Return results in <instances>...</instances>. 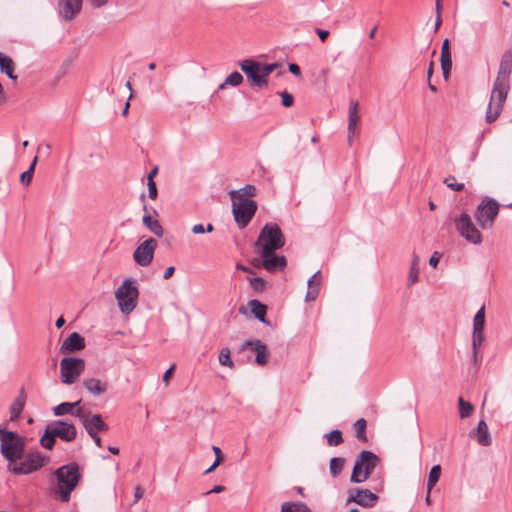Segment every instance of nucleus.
<instances>
[{
	"instance_id": "nucleus-34",
	"label": "nucleus",
	"mask_w": 512,
	"mask_h": 512,
	"mask_svg": "<svg viewBox=\"0 0 512 512\" xmlns=\"http://www.w3.org/2000/svg\"><path fill=\"white\" fill-rule=\"evenodd\" d=\"M324 437L326 438L327 445L331 447L339 446L344 441L342 432L338 429L330 431L325 434Z\"/></svg>"
},
{
	"instance_id": "nucleus-13",
	"label": "nucleus",
	"mask_w": 512,
	"mask_h": 512,
	"mask_svg": "<svg viewBox=\"0 0 512 512\" xmlns=\"http://www.w3.org/2000/svg\"><path fill=\"white\" fill-rule=\"evenodd\" d=\"M484 327H485V306H482L474 316L473 319V335H472V350L473 362H478V349L484 341Z\"/></svg>"
},
{
	"instance_id": "nucleus-18",
	"label": "nucleus",
	"mask_w": 512,
	"mask_h": 512,
	"mask_svg": "<svg viewBox=\"0 0 512 512\" xmlns=\"http://www.w3.org/2000/svg\"><path fill=\"white\" fill-rule=\"evenodd\" d=\"M250 347L256 353V363L260 366L265 365L269 360V352L265 344H263L260 340H246L242 345L240 350H245Z\"/></svg>"
},
{
	"instance_id": "nucleus-45",
	"label": "nucleus",
	"mask_w": 512,
	"mask_h": 512,
	"mask_svg": "<svg viewBox=\"0 0 512 512\" xmlns=\"http://www.w3.org/2000/svg\"><path fill=\"white\" fill-rule=\"evenodd\" d=\"M444 184L451 190L459 192L464 189L463 183H457L454 176H448L444 179Z\"/></svg>"
},
{
	"instance_id": "nucleus-46",
	"label": "nucleus",
	"mask_w": 512,
	"mask_h": 512,
	"mask_svg": "<svg viewBox=\"0 0 512 512\" xmlns=\"http://www.w3.org/2000/svg\"><path fill=\"white\" fill-rule=\"evenodd\" d=\"M250 285L256 292H261L266 287V281L262 277L250 278Z\"/></svg>"
},
{
	"instance_id": "nucleus-43",
	"label": "nucleus",
	"mask_w": 512,
	"mask_h": 512,
	"mask_svg": "<svg viewBox=\"0 0 512 512\" xmlns=\"http://www.w3.org/2000/svg\"><path fill=\"white\" fill-rule=\"evenodd\" d=\"M36 162H37V157L34 158L33 162L31 163L29 169L27 171H24L21 175H20V181L23 185H29L31 183V180H32V176H33V172H34V169H35V165H36Z\"/></svg>"
},
{
	"instance_id": "nucleus-3",
	"label": "nucleus",
	"mask_w": 512,
	"mask_h": 512,
	"mask_svg": "<svg viewBox=\"0 0 512 512\" xmlns=\"http://www.w3.org/2000/svg\"><path fill=\"white\" fill-rule=\"evenodd\" d=\"M26 446V438L16 432L5 430L1 435L0 451L4 459L7 461V466H12V463L21 458Z\"/></svg>"
},
{
	"instance_id": "nucleus-47",
	"label": "nucleus",
	"mask_w": 512,
	"mask_h": 512,
	"mask_svg": "<svg viewBox=\"0 0 512 512\" xmlns=\"http://www.w3.org/2000/svg\"><path fill=\"white\" fill-rule=\"evenodd\" d=\"M72 416L77 417L82 425L84 424V421L89 419V417L92 415L90 412L85 411L83 408L77 406L76 408H73V411L71 413Z\"/></svg>"
},
{
	"instance_id": "nucleus-21",
	"label": "nucleus",
	"mask_w": 512,
	"mask_h": 512,
	"mask_svg": "<svg viewBox=\"0 0 512 512\" xmlns=\"http://www.w3.org/2000/svg\"><path fill=\"white\" fill-rule=\"evenodd\" d=\"M469 435L471 438L476 439L477 443L481 446H490L492 443L488 425L484 420H480L476 429L471 430Z\"/></svg>"
},
{
	"instance_id": "nucleus-9",
	"label": "nucleus",
	"mask_w": 512,
	"mask_h": 512,
	"mask_svg": "<svg viewBox=\"0 0 512 512\" xmlns=\"http://www.w3.org/2000/svg\"><path fill=\"white\" fill-rule=\"evenodd\" d=\"M454 223L457 232L467 242L474 245H478L482 242V233L473 223L472 218L468 212L463 211L459 217L454 219Z\"/></svg>"
},
{
	"instance_id": "nucleus-36",
	"label": "nucleus",
	"mask_w": 512,
	"mask_h": 512,
	"mask_svg": "<svg viewBox=\"0 0 512 512\" xmlns=\"http://www.w3.org/2000/svg\"><path fill=\"white\" fill-rule=\"evenodd\" d=\"M440 476H441V467H440V465H434L430 469L429 476H428L427 490H429V492H431L432 488L439 481Z\"/></svg>"
},
{
	"instance_id": "nucleus-63",
	"label": "nucleus",
	"mask_w": 512,
	"mask_h": 512,
	"mask_svg": "<svg viewBox=\"0 0 512 512\" xmlns=\"http://www.w3.org/2000/svg\"><path fill=\"white\" fill-rule=\"evenodd\" d=\"M212 450H213V452L215 454V459H218V458H222L223 459L221 449L218 446H212Z\"/></svg>"
},
{
	"instance_id": "nucleus-42",
	"label": "nucleus",
	"mask_w": 512,
	"mask_h": 512,
	"mask_svg": "<svg viewBox=\"0 0 512 512\" xmlns=\"http://www.w3.org/2000/svg\"><path fill=\"white\" fill-rule=\"evenodd\" d=\"M219 363L223 366L233 368L234 362L230 358V349L228 347L223 348L218 356Z\"/></svg>"
},
{
	"instance_id": "nucleus-51",
	"label": "nucleus",
	"mask_w": 512,
	"mask_h": 512,
	"mask_svg": "<svg viewBox=\"0 0 512 512\" xmlns=\"http://www.w3.org/2000/svg\"><path fill=\"white\" fill-rule=\"evenodd\" d=\"M449 45H450L449 39H445L443 41V43H442L441 56L440 57H452Z\"/></svg>"
},
{
	"instance_id": "nucleus-22",
	"label": "nucleus",
	"mask_w": 512,
	"mask_h": 512,
	"mask_svg": "<svg viewBox=\"0 0 512 512\" xmlns=\"http://www.w3.org/2000/svg\"><path fill=\"white\" fill-rule=\"evenodd\" d=\"M83 427L88 435L107 431L109 428L100 414H92L89 419L84 421Z\"/></svg>"
},
{
	"instance_id": "nucleus-38",
	"label": "nucleus",
	"mask_w": 512,
	"mask_h": 512,
	"mask_svg": "<svg viewBox=\"0 0 512 512\" xmlns=\"http://www.w3.org/2000/svg\"><path fill=\"white\" fill-rule=\"evenodd\" d=\"M242 82L243 76L238 71H234L226 77L225 81L219 86V89H223L226 85L237 87Z\"/></svg>"
},
{
	"instance_id": "nucleus-64",
	"label": "nucleus",
	"mask_w": 512,
	"mask_h": 512,
	"mask_svg": "<svg viewBox=\"0 0 512 512\" xmlns=\"http://www.w3.org/2000/svg\"><path fill=\"white\" fill-rule=\"evenodd\" d=\"M65 324V319L63 318V316H60L56 322H55V326L60 329L61 327H63V325Z\"/></svg>"
},
{
	"instance_id": "nucleus-61",
	"label": "nucleus",
	"mask_w": 512,
	"mask_h": 512,
	"mask_svg": "<svg viewBox=\"0 0 512 512\" xmlns=\"http://www.w3.org/2000/svg\"><path fill=\"white\" fill-rule=\"evenodd\" d=\"M89 436L93 439V441L97 447L102 446V441H101V438L99 437L98 433H93V435H89Z\"/></svg>"
},
{
	"instance_id": "nucleus-17",
	"label": "nucleus",
	"mask_w": 512,
	"mask_h": 512,
	"mask_svg": "<svg viewBox=\"0 0 512 512\" xmlns=\"http://www.w3.org/2000/svg\"><path fill=\"white\" fill-rule=\"evenodd\" d=\"M82 8V0H59L58 12L65 20H72Z\"/></svg>"
},
{
	"instance_id": "nucleus-30",
	"label": "nucleus",
	"mask_w": 512,
	"mask_h": 512,
	"mask_svg": "<svg viewBox=\"0 0 512 512\" xmlns=\"http://www.w3.org/2000/svg\"><path fill=\"white\" fill-rule=\"evenodd\" d=\"M15 65L13 60L0 52V70L2 73L6 74L11 80H16L17 76L14 74Z\"/></svg>"
},
{
	"instance_id": "nucleus-8",
	"label": "nucleus",
	"mask_w": 512,
	"mask_h": 512,
	"mask_svg": "<svg viewBox=\"0 0 512 512\" xmlns=\"http://www.w3.org/2000/svg\"><path fill=\"white\" fill-rule=\"evenodd\" d=\"M499 209L500 204L497 200L485 196L478 204L474 217L482 229H489L493 226Z\"/></svg>"
},
{
	"instance_id": "nucleus-58",
	"label": "nucleus",
	"mask_w": 512,
	"mask_h": 512,
	"mask_svg": "<svg viewBox=\"0 0 512 512\" xmlns=\"http://www.w3.org/2000/svg\"><path fill=\"white\" fill-rule=\"evenodd\" d=\"M191 231L194 234H203V233H205L204 225L201 223L195 224V225H193Z\"/></svg>"
},
{
	"instance_id": "nucleus-35",
	"label": "nucleus",
	"mask_w": 512,
	"mask_h": 512,
	"mask_svg": "<svg viewBox=\"0 0 512 512\" xmlns=\"http://www.w3.org/2000/svg\"><path fill=\"white\" fill-rule=\"evenodd\" d=\"M366 427H367V422L364 418H360L354 423V429H355V434H356L355 436L359 441H362V442L368 441L367 435H366Z\"/></svg>"
},
{
	"instance_id": "nucleus-4",
	"label": "nucleus",
	"mask_w": 512,
	"mask_h": 512,
	"mask_svg": "<svg viewBox=\"0 0 512 512\" xmlns=\"http://www.w3.org/2000/svg\"><path fill=\"white\" fill-rule=\"evenodd\" d=\"M512 73V50H506L500 61L497 77L494 81L492 88V100L495 99L496 94L500 99L507 98L510 89V76Z\"/></svg>"
},
{
	"instance_id": "nucleus-41",
	"label": "nucleus",
	"mask_w": 512,
	"mask_h": 512,
	"mask_svg": "<svg viewBox=\"0 0 512 512\" xmlns=\"http://www.w3.org/2000/svg\"><path fill=\"white\" fill-rule=\"evenodd\" d=\"M49 432H50V427L47 425L45 434L40 439V443L44 448L51 450L55 445L56 436H52Z\"/></svg>"
},
{
	"instance_id": "nucleus-59",
	"label": "nucleus",
	"mask_w": 512,
	"mask_h": 512,
	"mask_svg": "<svg viewBox=\"0 0 512 512\" xmlns=\"http://www.w3.org/2000/svg\"><path fill=\"white\" fill-rule=\"evenodd\" d=\"M438 263H439V255L437 252H434L433 255L429 259V265H431L432 267H436Z\"/></svg>"
},
{
	"instance_id": "nucleus-23",
	"label": "nucleus",
	"mask_w": 512,
	"mask_h": 512,
	"mask_svg": "<svg viewBox=\"0 0 512 512\" xmlns=\"http://www.w3.org/2000/svg\"><path fill=\"white\" fill-rule=\"evenodd\" d=\"M83 386L93 396H100L108 390L107 382H102L100 379L93 377L84 379Z\"/></svg>"
},
{
	"instance_id": "nucleus-7",
	"label": "nucleus",
	"mask_w": 512,
	"mask_h": 512,
	"mask_svg": "<svg viewBox=\"0 0 512 512\" xmlns=\"http://www.w3.org/2000/svg\"><path fill=\"white\" fill-rule=\"evenodd\" d=\"M138 296L139 290L134 285V280L131 278L125 279L115 292L120 311L123 314H130L137 305Z\"/></svg>"
},
{
	"instance_id": "nucleus-2",
	"label": "nucleus",
	"mask_w": 512,
	"mask_h": 512,
	"mask_svg": "<svg viewBox=\"0 0 512 512\" xmlns=\"http://www.w3.org/2000/svg\"><path fill=\"white\" fill-rule=\"evenodd\" d=\"M284 245L285 237L279 225L274 222H268L260 230L254 247L257 251H264L267 254L268 251H277Z\"/></svg>"
},
{
	"instance_id": "nucleus-31",
	"label": "nucleus",
	"mask_w": 512,
	"mask_h": 512,
	"mask_svg": "<svg viewBox=\"0 0 512 512\" xmlns=\"http://www.w3.org/2000/svg\"><path fill=\"white\" fill-rule=\"evenodd\" d=\"M248 305L251 309V312L255 316V318H257L259 321L265 323V321H266L265 317H266V312H267L266 305L262 304L260 301H258L256 299L250 300Z\"/></svg>"
},
{
	"instance_id": "nucleus-33",
	"label": "nucleus",
	"mask_w": 512,
	"mask_h": 512,
	"mask_svg": "<svg viewBox=\"0 0 512 512\" xmlns=\"http://www.w3.org/2000/svg\"><path fill=\"white\" fill-rule=\"evenodd\" d=\"M281 512H312L303 502H285L281 505Z\"/></svg>"
},
{
	"instance_id": "nucleus-28",
	"label": "nucleus",
	"mask_w": 512,
	"mask_h": 512,
	"mask_svg": "<svg viewBox=\"0 0 512 512\" xmlns=\"http://www.w3.org/2000/svg\"><path fill=\"white\" fill-rule=\"evenodd\" d=\"M143 209L147 212V206L144 204ZM143 224L157 237H162L164 229L158 220L152 219L151 215L145 213L142 218Z\"/></svg>"
},
{
	"instance_id": "nucleus-55",
	"label": "nucleus",
	"mask_w": 512,
	"mask_h": 512,
	"mask_svg": "<svg viewBox=\"0 0 512 512\" xmlns=\"http://www.w3.org/2000/svg\"><path fill=\"white\" fill-rule=\"evenodd\" d=\"M94 8H101L108 3V0H88Z\"/></svg>"
},
{
	"instance_id": "nucleus-15",
	"label": "nucleus",
	"mask_w": 512,
	"mask_h": 512,
	"mask_svg": "<svg viewBox=\"0 0 512 512\" xmlns=\"http://www.w3.org/2000/svg\"><path fill=\"white\" fill-rule=\"evenodd\" d=\"M156 248L157 241L154 238L145 240L135 249L133 253L134 261L141 267L150 265Z\"/></svg>"
},
{
	"instance_id": "nucleus-14",
	"label": "nucleus",
	"mask_w": 512,
	"mask_h": 512,
	"mask_svg": "<svg viewBox=\"0 0 512 512\" xmlns=\"http://www.w3.org/2000/svg\"><path fill=\"white\" fill-rule=\"evenodd\" d=\"M260 259H254L252 261L253 266L263 267L269 272L283 270L286 266V259L284 256H279L276 251H268L267 254L264 251H258Z\"/></svg>"
},
{
	"instance_id": "nucleus-53",
	"label": "nucleus",
	"mask_w": 512,
	"mask_h": 512,
	"mask_svg": "<svg viewBox=\"0 0 512 512\" xmlns=\"http://www.w3.org/2000/svg\"><path fill=\"white\" fill-rule=\"evenodd\" d=\"M144 495V491L141 486H136L134 491V503L138 502Z\"/></svg>"
},
{
	"instance_id": "nucleus-50",
	"label": "nucleus",
	"mask_w": 512,
	"mask_h": 512,
	"mask_svg": "<svg viewBox=\"0 0 512 512\" xmlns=\"http://www.w3.org/2000/svg\"><path fill=\"white\" fill-rule=\"evenodd\" d=\"M148 196L151 199H155L157 197L156 183L151 179V177H148Z\"/></svg>"
},
{
	"instance_id": "nucleus-26",
	"label": "nucleus",
	"mask_w": 512,
	"mask_h": 512,
	"mask_svg": "<svg viewBox=\"0 0 512 512\" xmlns=\"http://www.w3.org/2000/svg\"><path fill=\"white\" fill-rule=\"evenodd\" d=\"M26 393L24 388L22 387L19 391L18 396L14 399L13 403L10 406V420L15 421L20 417L21 412L23 411L26 403Z\"/></svg>"
},
{
	"instance_id": "nucleus-39",
	"label": "nucleus",
	"mask_w": 512,
	"mask_h": 512,
	"mask_svg": "<svg viewBox=\"0 0 512 512\" xmlns=\"http://www.w3.org/2000/svg\"><path fill=\"white\" fill-rule=\"evenodd\" d=\"M345 459L341 457H333L330 460V473L333 477H337L343 470Z\"/></svg>"
},
{
	"instance_id": "nucleus-37",
	"label": "nucleus",
	"mask_w": 512,
	"mask_h": 512,
	"mask_svg": "<svg viewBox=\"0 0 512 512\" xmlns=\"http://www.w3.org/2000/svg\"><path fill=\"white\" fill-rule=\"evenodd\" d=\"M419 257L414 253L413 254V260L410 267V272L408 276V283L409 285H413L418 281V275H419Z\"/></svg>"
},
{
	"instance_id": "nucleus-40",
	"label": "nucleus",
	"mask_w": 512,
	"mask_h": 512,
	"mask_svg": "<svg viewBox=\"0 0 512 512\" xmlns=\"http://www.w3.org/2000/svg\"><path fill=\"white\" fill-rule=\"evenodd\" d=\"M459 414L462 419L469 417L474 411V406L470 402H466L462 397L458 399Z\"/></svg>"
},
{
	"instance_id": "nucleus-6",
	"label": "nucleus",
	"mask_w": 512,
	"mask_h": 512,
	"mask_svg": "<svg viewBox=\"0 0 512 512\" xmlns=\"http://www.w3.org/2000/svg\"><path fill=\"white\" fill-rule=\"evenodd\" d=\"M379 457L371 451L362 450L358 455L350 477L352 483L365 482L378 465Z\"/></svg>"
},
{
	"instance_id": "nucleus-16",
	"label": "nucleus",
	"mask_w": 512,
	"mask_h": 512,
	"mask_svg": "<svg viewBox=\"0 0 512 512\" xmlns=\"http://www.w3.org/2000/svg\"><path fill=\"white\" fill-rule=\"evenodd\" d=\"M50 434L56 436L65 442H72L77 437V429L72 422L66 420H57L50 424Z\"/></svg>"
},
{
	"instance_id": "nucleus-11",
	"label": "nucleus",
	"mask_w": 512,
	"mask_h": 512,
	"mask_svg": "<svg viewBox=\"0 0 512 512\" xmlns=\"http://www.w3.org/2000/svg\"><path fill=\"white\" fill-rule=\"evenodd\" d=\"M85 370V360L78 357H64L60 361L61 381L71 385L77 381Z\"/></svg>"
},
{
	"instance_id": "nucleus-56",
	"label": "nucleus",
	"mask_w": 512,
	"mask_h": 512,
	"mask_svg": "<svg viewBox=\"0 0 512 512\" xmlns=\"http://www.w3.org/2000/svg\"><path fill=\"white\" fill-rule=\"evenodd\" d=\"M175 369V365H171L168 370L163 375V382L166 383V385L169 383L170 377L172 375L173 370Z\"/></svg>"
},
{
	"instance_id": "nucleus-20",
	"label": "nucleus",
	"mask_w": 512,
	"mask_h": 512,
	"mask_svg": "<svg viewBox=\"0 0 512 512\" xmlns=\"http://www.w3.org/2000/svg\"><path fill=\"white\" fill-rule=\"evenodd\" d=\"M85 348V339L79 333H72L60 346V353H73Z\"/></svg>"
},
{
	"instance_id": "nucleus-62",
	"label": "nucleus",
	"mask_w": 512,
	"mask_h": 512,
	"mask_svg": "<svg viewBox=\"0 0 512 512\" xmlns=\"http://www.w3.org/2000/svg\"><path fill=\"white\" fill-rule=\"evenodd\" d=\"M225 490V487L222 486V485H216L214 486L210 491H208L206 494H211V493H220V492H223Z\"/></svg>"
},
{
	"instance_id": "nucleus-54",
	"label": "nucleus",
	"mask_w": 512,
	"mask_h": 512,
	"mask_svg": "<svg viewBox=\"0 0 512 512\" xmlns=\"http://www.w3.org/2000/svg\"><path fill=\"white\" fill-rule=\"evenodd\" d=\"M315 32L317 33V35L319 36V38H320V40L322 42H324L327 39V37L329 36V31L328 30H323V29H320V28H316Z\"/></svg>"
},
{
	"instance_id": "nucleus-19",
	"label": "nucleus",
	"mask_w": 512,
	"mask_h": 512,
	"mask_svg": "<svg viewBox=\"0 0 512 512\" xmlns=\"http://www.w3.org/2000/svg\"><path fill=\"white\" fill-rule=\"evenodd\" d=\"M378 496L368 489H358L355 495H350L347 502H355L362 507H373Z\"/></svg>"
},
{
	"instance_id": "nucleus-52",
	"label": "nucleus",
	"mask_w": 512,
	"mask_h": 512,
	"mask_svg": "<svg viewBox=\"0 0 512 512\" xmlns=\"http://www.w3.org/2000/svg\"><path fill=\"white\" fill-rule=\"evenodd\" d=\"M288 70L297 77L301 76L300 67L296 63H290L288 65Z\"/></svg>"
},
{
	"instance_id": "nucleus-1",
	"label": "nucleus",
	"mask_w": 512,
	"mask_h": 512,
	"mask_svg": "<svg viewBox=\"0 0 512 512\" xmlns=\"http://www.w3.org/2000/svg\"><path fill=\"white\" fill-rule=\"evenodd\" d=\"M55 476L57 479L55 493L60 495L62 502H68L72 491L81 479L79 465L76 462L63 465L55 471Z\"/></svg>"
},
{
	"instance_id": "nucleus-24",
	"label": "nucleus",
	"mask_w": 512,
	"mask_h": 512,
	"mask_svg": "<svg viewBox=\"0 0 512 512\" xmlns=\"http://www.w3.org/2000/svg\"><path fill=\"white\" fill-rule=\"evenodd\" d=\"M506 99L507 98L501 100L498 94H496L494 100H492V97L490 98V102L486 111V121L488 123L494 122L499 117Z\"/></svg>"
},
{
	"instance_id": "nucleus-49",
	"label": "nucleus",
	"mask_w": 512,
	"mask_h": 512,
	"mask_svg": "<svg viewBox=\"0 0 512 512\" xmlns=\"http://www.w3.org/2000/svg\"><path fill=\"white\" fill-rule=\"evenodd\" d=\"M282 99V105L284 107H291L294 104V97L287 91L278 92Z\"/></svg>"
},
{
	"instance_id": "nucleus-44",
	"label": "nucleus",
	"mask_w": 512,
	"mask_h": 512,
	"mask_svg": "<svg viewBox=\"0 0 512 512\" xmlns=\"http://www.w3.org/2000/svg\"><path fill=\"white\" fill-rule=\"evenodd\" d=\"M441 69L443 77L448 80L452 70V57H440Z\"/></svg>"
},
{
	"instance_id": "nucleus-5",
	"label": "nucleus",
	"mask_w": 512,
	"mask_h": 512,
	"mask_svg": "<svg viewBox=\"0 0 512 512\" xmlns=\"http://www.w3.org/2000/svg\"><path fill=\"white\" fill-rule=\"evenodd\" d=\"M45 463V456L39 450H30L22 454L12 466H7L9 472L14 475H28L40 470Z\"/></svg>"
},
{
	"instance_id": "nucleus-12",
	"label": "nucleus",
	"mask_w": 512,
	"mask_h": 512,
	"mask_svg": "<svg viewBox=\"0 0 512 512\" xmlns=\"http://www.w3.org/2000/svg\"><path fill=\"white\" fill-rule=\"evenodd\" d=\"M240 68L252 87L260 89L267 87L268 80L261 73L260 62L251 58L245 59L240 63Z\"/></svg>"
},
{
	"instance_id": "nucleus-60",
	"label": "nucleus",
	"mask_w": 512,
	"mask_h": 512,
	"mask_svg": "<svg viewBox=\"0 0 512 512\" xmlns=\"http://www.w3.org/2000/svg\"><path fill=\"white\" fill-rule=\"evenodd\" d=\"M174 271L175 268L173 266L168 267L164 272L163 278L165 280L169 279L173 275Z\"/></svg>"
},
{
	"instance_id": "nucleus-25",
	"label": "nucleus",
	"mask_w": 512,
	"mask_h": 512,
	"mask_svg": "<svg viewBox=\"0 0 512 512\" xmlns=\"http://www.w3.org/2000/svg\"><path fill=\"white\" fill-rule=\"evenodd\" d=\"M360 121V116L358 113V102L351 100L349 104V121H348V140L352 141V137L355 134L356 127L358 122Z\"/></svg>"
},
{
	"instance_id": "nucleus-48",
	"label": "nucleus",
	"mask_w": 512,
	"mask_h": 512,
	"mask_svg": "<svg viewBox=\"0 0 512 512\" xmlns=\"http://www.w3.org/2000/svg\"><path fill=\"white\" fill-rule=\"evenodd\" d=\"M279 67L278 63H270V64H261L260 63V70L265 79L268 80V76Z\"/></svg>"
},
{
	"instance_id": "nucleus-32",
	"label": "nucleus",
	"mask_w": 512,
	"mask_h": 512,
	"mask_svg": "<svg viewBox=\"0 0 512 512\" xmlns=\"http://www.w3.org/2000/svg\"><path fill=\"white\" fill-rule=\"evenodd\" d=\"M80 403H81L80 400L73 402V403L62 402L53 408V413L55 416H63L66 414L71 415L73 408H76L77 406H79Z\"/></svg>"
},
{
	"instance_id": "nucleus-29",
	"label": "nucleus",
	"mask_w": 512,
	"mask_h": 512,
	"mask_svg": "<svg viewBox=\"0 0 512 512\" xmlns=\"http://www.w3.org/2000/svg\"><path fill=\"white\" fill-rule=\"evenodd\" d=\"M256 187L251 184L245 185L243 188H240L238 190H231L229 192V195L232 199L240 200V199H246V200H252L251 198L256 195Z\"/></svg>"
},
{
	"instance_id": "nucleus-27",
	"label": "nucleus",
	"mask_w": 512,
	"mask_h": 512,
	"mask_svg": "<svg viewBox=\"0 0 512 512\" xmlns=\"http://www.w3.org/2000/svg\"><path fill=\"white\" fill-rule=\"evenodd\" d=\"M308 290L305 296L306 301H314L319 295V287L321 284L320 271L315 272L308 280Z\"/></svg>"
},
{
	"instance_id": "nucleus-57",
	"label": "nucleus",
	"mask_w": 512,
	"mask_h": 512,
	"mask_svg": "<svg viewBox=\"0 0 512 512\" xmlns=\"http://www.w3.org/2000/svg\"><path fill=\"white\" fill-rule=\"evenodd\" d=\"M221 462H222V458L215 459L213 464L207 470H205L204 474L206 475V474L213 472L219 466V464Z\"/></svg>"
},
{
	"instance_id": "nucleus-10",
	"label": "nucleus",
	"mask_w": 512,
	"mask_h": 512,
	"mask_svg": "<svg viewBox=\"0 0 512 512\" xmlns=\"http://www.w3.org/2000/svg\"><path fill=\"white\" fill-rule=\"evenodd\" d=\"M257 203L254 200L233 199L232 201V213L237 226L240 229L245 228L257 211Z\"/></svg>"
}]
</instances>
